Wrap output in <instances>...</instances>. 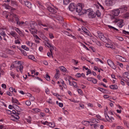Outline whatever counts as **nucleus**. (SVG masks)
Instances as JSON below:
<instances>
[{
	"label": "nucleus",
	"instance_id": "nucleus-1",
	"mask_svg": "<svg viewBox=\"0 0 129 129\" xmlns=\"http://www.w3.org/2000/svg\"><path fill=\"white\" fill-rule=\"evenodd\" d=\"M14 19L15 20L17 24H20V22L18 17L14 14H11L9 16L8 19L9 21L11 22L13 24L15 23Z\"/></svg>",
	"mask_w": 129,
	"mask_h": 129
},
{
	"label": "nucleus",
	"instance_id": "nucleus-2",
	"mask_svg": "<svg viewBox=\"0 0 129 129\" xmlns=\"http://www.w3.org/2000/svg\"><path fill=\"white\" fill-rule=\"evenodd\" d=\"M111 18L113 22H118L117 25L120 28H121L124 25L123 20L116 18L113 16H111Z\"/></svg>",
	"mask_w": 129,
	"mask_h": 129
},
{
	"label": "nucleus",
	"instance_id": "nucleus-3",
	"mask_svg": "<svg viewBox=\"0 0 129 129\" xmlns=\"http://www.w3.org/2000/svg\"><path fill=\"white\" fill-rule=\"evenodd\" d=\"M8 112L9 113H11L12 117H11V119L13 121H17L19 119V116L16 114V112L15 110H12V111L8 110Z\"/></svg>",
	"mask_w": 129,
	"mask_h": 129
},
{
	"label": "nucleus",
	"instance_id": "nucleus-4",
	"mask_svg": "<svg viewBox=\"0 0 129 129\" xmlns=\"http://www.w3.org/2000/svg\"><path fill=\"white\" fill-rule=\"evenodd\" d=\"M37 24L36 22H34L31 25V28L29 30L31 33L33 35L37 33V30L35 28V26H36Z\"/></svg>",
	"mask_w": 129,
	"mask_h": 129
},
{
	"label": "nucleus",
	"instance_id": "nucleus-5",
	"mask_svg": "<svg viewBox=\"0 0 129 129\" xmlns=\"http://www.w3.org/2000/svg\"><path fill=\"white\" fill-rule=\"evenodd\" d=\"M82 5L81 4H77L76 8V11L77 12L79 13V15H81L82 14H84V13H83L82 12L83 10L82 9ZM85 13L86 12H85Z\"/></svg>",
	"mask_w": 129,
	"mask_h": 129
},
{
	"label": "nucleus",
	"instance_id": "nucleus-6",
	"mask_svg": "<svg viewBox=\"0 0 129 129\" xmlns=\"http://www.w3.org/2000/svg\"><path fill=\"white\" fill-rule=\"evenodd\" d=\"M107 63L108 65L112 68L115 70L116 68V66L113 62L111 60L108 59L107 60Z\"/></svg>",
	"mask_w": 129,
	"mask_h": 129
},
{
	"label": "nucleus",
	"instance_id": "nucleus-7",
	"mask_svg": "<svg viewBox=\"0 0 129 129\" xmlns=\"http://www.w3.org/2000/svg\"><path fill=\"white\" fill-rule=\"evenodd\" d=\"M98 36L101 40L104 42H106L107 40V39L105 37L103 33H99Z\"/></svg>",
	"mask_w": 129,
	"mask_h": 129
},
{
	"label": "nucleus",
	"instance_id": "nucleus-8",
	"mask_svg": "<svg viewBox=\"0 0 129 129\" xmlns=\"http://www.w3.org/2000/svg\"><path fill=\"white\" fill-rule=\"evenodd\" d=\"M75 4L73 3H71L69 5L68 8L69 10L71 11H73L75 10Z\"/></svg>",
	"mask_w": 129,
	"mask_h": 129
},
{
	"label": "nucleus",
	"instance_id": "nucleus-9",
	"mask_svg": "<svg viewBox=\"0 0 129 129\" xmlns=\"http://www.w3.org/2000/svg\"><path fill=\"white\" fill-rule=\"evenodd\" d=\"M95 13L92 11L90 12L88 14V17L90 18H93L95 17Z\"/></svg>",
	"mask_w": 129,
	"mask_h": 129
},
{
	"label": "nucleus",
	"instance_id": "nucleus-10",
	"mask_svg": "<svg viewBox=\"0 0 129 129\" xmlns=\"http://www.w3.org/2000/svg\"><path fill=\"white\" fill-rule=\"evenodd\" d=\"M11 5L17 8L18 7V4L16 1L11 0Z\"/></svg>",
	"mask_w": 129,
	"mask_h": 129
},
{
	"label": "nucleus",
	"instance_id": "nucleus-11",
	"mask_svg": "<svg viewBox=\"0 0 129 129\" xmlns=\"http://www.w3.org/2000/svg\"><path fill=\"white\" fill-rule=\"evenodd\" d=\"M119 9L121 13H123L127 11V8L125 6H123L121 7Z\"/></svg>",
	"mask_w": 129,
	"mask_h": 129
},
{
	"label": "nucleus",
	"instance_id": "nucleus-12",
	"mask_svg": "<svg viewBox=\"0 0 129 129\" xmlns=\"http://www.w3.org/2000/svg\"><path fill=\"white\" fill-rule=\"evenodd\" d=\"M105 4L107 6H111L113 5V2L112 0H106L105 2Z\"/></svg>",
	"mask_w": 129,
	"mask_h": 129
},
{
	"label": "nucleus",
	"instance_id": "nucleus-13",
	"mask_svg": "<svg viewBox=\"0 0 129 129\" xmlns=\"http://www.w3.org/2000/svg\"><path fill=\"white\" fill-rule=\"evenodd\" d=\"M105 46L108 48H111L112 49H114V46L112 43H106L105 45Z\"/></svg>",
	"mask_w": 129,
	"mask_h": 129
},
{
	"label": "nucleus",
	"instance_id": "nucleus-14",
	"mask_svg": "<svg viewBox=\"0 0 129 129\" xmlns=\"http://www.w3.org/2000/svg\"><path fill=\"white\" fill-rule=\"evenodd\" d=\"M48 9L50 12H51L52 14H54L56 13V10H54L53 8L51 7H48Z\"/></svg>",
	"mask_w": 129,
	"mask_h": 129
},
{
	"label": "nucleus",
	"instance_id": "nucleus-15",
	"mask_svg": "<svg viewBox=\"0 0 129 129\" xmlns=\"http://www.w3.org/2000/svg\"><path fill=\"white\" fill-rule=\"evenodd\" d=\"M120 10L119 9H116L113 12V14L115 16H118L120 13Z\"/></svg>",
	"mask_w": 129,
	"mask_h": 129
},
{
	"label": "nucleus",
	"instance_id": "nucleus-16",
	"mask_svg": "<svg viewBox=\"0 0 129 129\" xmlns=\"http://www.w3.org/2000/svg\"><path fill=\"white\" fill-rule=\"evenodd\" d=\"M38 25L39 26L41 25L44 27H48V24L47 23H44L42 22L39 21L38 23Z\"/></svg>",
	"mask_w": 129,
	"mask_h": 129
},
{
	"label": "nucleus",
	"instance_id": "nucleus-17",
	"mask_svg": "<svg viewBox=\"0 0 129 129\" xmlns=\"http://www.w3.org/2000/svg\"><path fill=\"white\" fill-rule=\"evenodd\" d=\"M10 34L12 36L14 37L15 39H16L17 37V34L14 31H12L10 33Z\"/></svg>",
	"mask_w": 129,
	"mask_h": 129
},
{
	"label": "nucleus",
	"instance_id": "nucleus-18",
	"mask_svg": "<svg viewBox=\"0 0 129 129\" xmlns=\"http://www.w3.org/2000/svg\"><path fill=\"white\" fill-rule=\"evenodd\" d=\"M25 4L28 8L30 9L31 8V4L29 1H27L25 2Z\"/></svg>",
	"mask_w": 129,
	"mask_h": 129
},
{
	"label": "nucleus",
	"instance_id": "nucleus-19",
	"mask_svg": "<svg viewBox=\"0 0 129 129\" xmlns=\"http://www.w3.org/2000/svg\"><path fill=\"white\" fill-rule=\"evenodd\" d=\"M82 29L87 35H89V31L86 29V28L82 26Z\"/></svg>",
	"mask_w": 129,
	"mask_h": 129
},
{
	"label": "nucleus",
	"instance_id": "nucleus-20",
	"mask_svg": "<svg viewBox=\"0 0 129 129\" xmlns=\"http://www.w3.org/2000/svg\"><path fill=\"white\" fill-rule=\"evenodd\" d=\"M6 51L7 53L10 55H14L15 53L14 51L10 49L7 50Z\"/></svg>",
	"mask_w": 129,
	"mask_h": 129
},
{
	"label": "nucleus",
	"instance_id": "nucleus-21",
	"mask_svg": "<svg viewBox=\"0 0 129 129\" xmlns=\"http://www.w3.org/2000/svg\"><path fill=\"white\" fill-rule=\"evenodd\" d=\"M110 88L113 90L116 89H118V87L117 85H112L110 86Z\"/></svg>",
	"mask_w": 129,
	"mask_h": 129
},
{
	"label": "nucleus",
	"instance_id": "nucleus-22",
	"mask_svg": "<svg viewBox=\"0 0 129 129\" xmlns=\"http://www.w3.org/2000/svg\"><path fill=\"white\" fill-rule=\"evenodd\" d=\"M90 119L91 123L96 124L98 122L97 121L98 120V119H96L93 118H91Z\"/></svg>",
	"mask_w": 129,
	"mask_h": 129
},
{
	"label": "nucleus",
	"instance_id": "nucleus-23",
	"mask_svg": "<svg viewBox=\"0 0 129 129\" xmlns=\"http://www.w3.org/2000/svg\"><path fill=\"white\" fill-rule=\"evenodd\" d=\"M2 6L4 7L6 9H9L11 8V7L8 4H6V3L3 4Z\"/></svg>",
	"mask_w": 129,
	"mask_h": 129
},
{
	"label": "nucleus",
	"instance_id": "nucleus-24",
	"mask_svg": "<svg viewBox=\"0 0 129 129\" xmlns=\"http://www.w3.org/2000/svg\"><path fill=\"white\" fill-rule=\"evenodd\" d=\"M28 58L31 59L34 61H36V59L35 57L32 55H30L28 56Z\"/></svg>",
	"mask_w": 129,
	"mask_h": 129
},
{
	"label": "nucleus",
	"instance_id": "nucleus-25",
	"mask_svg": "<svg viewBox=\"0 0 129 129\" xmlns=\"http://www.w3.org/2000/svg\"><path fill=\"white\" fill-rule=\"evenodd\" d=\"M60 70L63 72H66L67 71L66 69L63 66L60 67Z\"/></svg>",
	"mask_w": 129,
	"mask_h": 129
},
{
	"label": "nucleus",
	"instance_id": "nucleus-26",
	"mask_svg": "<svg viewBox=\"0 0 129 129\" xmlns=\"http://www.w3.org/2000/svg\"><path fill=\"white\" fill-rule=\"evenodd\" d=\"M0 33L1 36L4 37L7 36V37H8V36L6 35L5 31L2 30L0 32Z\"/></svg>",
	"mask_w": 129,
	"mask_h": 129
},
{
	"label": "nucleus",
	"instance_id": "nucleus-27",
	"mask_svg": "<svg viewBox=\"0 0 129 129\" xmlns=\"http://www.w3.org/2000/svg\"><path fill=\"white\" fill-rule=\"evenodd\" d=\"M12 101L13 103H16L18 104L19 102L18 100L15 99H14L13 98H12Z\"/></svg>",
	"mask_w": 129,
	"mask_h": 129
},
{
	"label": "nucleus",
	"instance_id": "nucleus-28",
	"mask_svg": "<svg viewBox=\"0 0 129 129\" xmlns=\"http://www.w3.org/2000/svg\"><path fill=\"white\" fill-rule=\"evenodd\" d=\"M124 77H127L129 80V73L125 72L123 74Z\"/></svg>",
	"mask_w": 129,
	"mask_h": 129
},
{
	"label": "nucleus",
	"instance_id": "nucleus-29",
	"mask_svg": "<svg viewBox=\"0 0 129 129\" xmlns=\"http://www.w3.org/2000/svg\"><path fill=\"white\" fill-rule=\"evenodd\" d=\"M4 68L2 67V66H0V75H3L4 73L3 69Z\"/></svg>",
	"mask_w": 129,
	"mask_h": 129
},
{
	"label": "nucleus",
	"instance_id": "nucleus-30",
	"mask_svg": "<svg viewBox=\"0 0 129 129\" xmlns=\"http://www.w3.org/2000/svg\"><path fill=\"white\" fill-rule=\"evenodd\" d=\"M26 44L28 45L31 47H32L33 45V43L30 41H27L26 42Z\"/></svg>",
	"mask_w": 129,
	"mask_h": 129
},
{
	"label": "nucleus",
	"instance_id": "nucleus-31",
	"mask_svg": "<svg viewBox=\"0 0 129 129\" xmlns=\"http://www.w3.org/2000/svg\"><path fill=\"white\" fill-rule=\"evenodd\" d=\"M21 51L22 54L24 56L27 55V54L26 52L23 49H21V48L19 49Z\"/></svg>",
	"mask_w": 129,
	"mask_h": 129
},
{
	"label": "nucleus",
	"instance_id": "nucleus-32",
	"mask_svg": "<svg viewBox=\"0 0 129 129\" xmlns=\"http://www.w3.org/2000/svg\"><path fill=\"white\" fill-rule=\"evenodd\" d=\"M48 125L49 126L52 127H54L55 126V125L54 123V122H52L49 123Z\"/></svg>",
	"mask_w": 129,
	"mask_h": 129
},
{
	"label": "nucleus",
	"instance_id": "nucleus-33",
	"mask_svg": "<svg viewBox=\"0 0 129 129\" xmlns=\"http://www.w3.org/2000/svg\"><path fill=\"white\" fill-rule=\"evenodd\" d=\"M21 48L26 51H28L29 50V48L27 47H26L25 45H22Z\"/></svg>",
	"mask_w": 129,
	"mask_h": 129
},
{
	"label": "nucleus",
	"instance_id": "nucleus-34",
	"mask_svg": "<svg viewBox=\"0 0 129 129\" xmlns=\"http://www.w3.org/2000/svg\"><path fill=\"white\" fill-rule=\"evenodd\" d=\"M60 82L62 83V86H63L64 88H67L66 85L65 84L63 80H61L60 81Z\"/></svg>",
	"mask_w": 129,
	"mask_h": 129
},
{
	"label": "nucleus",
	"instance_id": "nucleus-35",
	"mask_svg": "<svg viewBox=\"0 0 129 129\" xmlns=\"http://www.w3.org/2000/svg\"><path fill=\"white\" fill-rule=\"evenodd\" d=\"M56 19L59 21H62L63 19L61 16H58L56 17Z\"/></svg>",
	"mask_w": 129,
	"mask_h": 129
},
{
	"label": "nucleus",
	"instance_id": "nucleus-36",
	"mask_svg": "<svg viewBox=\"0 0 129 129\" xmlns=\"http://www.w3.org/2000/svg\"><path fill=\"white\" fill-rule=\"evenodd\" d=\"M32 110L33 111H34L35 112H40V109H39L38 108H34V109H32Z\"/></svg>",
	"mask_w": 129,
	"mask_h": 129
},
{
	"label": "nucleus",
	"instance_id": "nucleus-37",
	"mask_svg": "<svg viewBox=\"0 0 129 129\" xmlns=\"http://www.w3.org/2000/svg\"><path fill=\"white\" fill-rule=\"evenodd\" d=\"M15 30L19 34H22V32L18 28H15Z\"/></svg>",
	"mask_w": 129,
	"mask_h": 129
},
{
	"label": "nucleus",
	"instance_id": "nucleus-38",
	"mask_svg": "<svg viewBox=\"0 0 129 129\" xmlns=\"http://www.w3.org/2000/svg\"><path fill=\"white\" fill-rule=\"evenodd\" d=\"M116 59L119 60H122V58L124 59V58L121 56L119 55H117L116 56Z\"/></svg>",
	"mask_w": 129,
	"mask_h": 129
},
{
	"label": "nucleus",
	"instance_id": "nucleus-39",
	"mask_svg": "<svg viewBox=\"0 0 129 129\" xmlns=\"http://www.w3.org/2000/svg\"><path fill=\"white\" fill-rule=\"evenodd\" d=\"M123 123L124 124L126 125L127 127L128 128L129 127V124L125 120H124L123 121Z\"/></svg>",
	"mask_w": 129,
	"mask_h": 129
},
{
	"label": "nucleus",
	"instance_id": "nucleus-40",
	"mask_svg": "<svg viewBox=\"0 0 129 129\" xmlns=\"http://www.w3.org/2000/svg\"><path fill=\"white\" fill-rule=\"evenodd\" d=\"M129 17V14L128 13H126L123 15V17L125 18H128Z\"/></svg>",
	"mask_w": 129,
	"mask_h": 129
},
{
	"label": "nucleus",
	"instance_id": "nucleus-41",
	"mask_svg": "<svg viewBox=\"0 0 129 129\" xmlns=\"http://www.w3.org/2000/svg\"><path fill=\"white\" fill-rule=\"evenodd\" d=\"M96 15L98 17H100L101 16V13L99 10H98L96 12Z\"/></svg>",
	"mask_w": 129,
	"mask_h": 129
},
{
	"label": "nucleus",
	"instance_id": "nucleus-42",
	"mask_svg": "<svg viewBox=\"0 0 129 129\" xmlns=\"http://www.w3.org/2000/svg\"><path fill=\"white\" fill-rule=\"evenodd\" d=\"M108 27L110 29H113V30H116L117 31H118V29L111 25H109Z\"/></svg>",
	"mask_w": 129,
	"mask_h": 129
},
{
	"label": "nucleus",
	"instance_id": "nucleus-43",
	"mask_svg": "<svg viewBox=\"0 0 129 129\" xmlns=\"http://www.w3.org/2000/svg\"><path fill=\"white\" fill-rule=\"evenodd\" d=\"M72 85L74 87H75V88L77 87V84L74 81H72Z\"/></svg>",
	"mask_w": 129,
	"mask_h": 129
},
{
	"label": "nucleus",
	"instance_id": "nucleus-44",
	"mask_svg": "<svg viewBox=\"0 0 129 129\" xmlns=\"http://www.w3.org/2000/svg\"><path fill=\"white\" fill-rule=\"evenodd\" d=\"M26 120L29 123H30L31 120V117L30 116L27 119H26Z\"/></svg>",
	"mask_w": 129,
	"mask_h": 129
},
{
	"label": "nucleus",
	"instance_id": "nucleus-45",
	"mask_svg": "<svg viewBox=\"0 0 129 129\" xmlns=\"http://www.w3.org/2000/svg\"><path fill=\"white\" fill-rule=\"evenodd\" d=\"M69 3V0H63V3L65 5H67Z\"/></svg>",
	"mask_w": 129,
	"mask_h": 129
},
{
	"label": "nucleus",
	"instance_id": "nucleus-46",
	"mask_svg": "<svg viewBox=\"0 0 129 129\" xmlns=\"http://www.w3.org/2000/svg\"><path fill=\"white\" fill-rule=\"evenodd\" d=\"M105 113H106V110H105V115L106 119L108 121H110L109 120H110V117L108 116L107 117Z\"/></svg>",
	"mask_w": 129,
	"mask_h": 129
},
{
	"label": "nucleus",
	"instance_id": "nucleus-47",
	"mask_svg": "<svg viewBox=\"0 0 129 129\" xmlns=\"http://www.w3.org/2000/svg\"><path fill=\"white\" fill-rule=\"evenodd\" d=\"M49 47L50 48V51L51 54H52V50H54V47L52 45H51V46H49Z\"/></svg>",
	"mask_w": 129,
	"mask_h": 129
},
{
	"label": "nucleus",
	"instance_id": "nucleus-48",
	"mask_svg": "<svg viewBox=\"0 0 129 129\" xmlns=\"http://www.w3.org/2000/svg\"><path fill=\"white\" fill-rule=\"evenodd\" d=\"M98 89L104 93H105L106 92V90L103 88H99Z\"/></svg>",
	"mask_w": 129,
	"mask_h": 129
},
{
	"label": "nucleus",
	"instance_id": "nucleus-49",
	"mask_svg": "<svg viewBox=\"0 0 129 129\" xmlns=\"http://www.w3.org/2000/svg\"><path fill=\"white\" fill-rule=\"evenodd\" d=\"M19 70L21 73L22 72V70L23 68V67L22 65H20L19 66Z\"/></svg>",
	"mask_w": 129,
	"mask_h": 129
},
{
	"label": "nucleus",
	"instance_id": "nucleus-50",
	"mask_svg": "<svg viewBox=\"0 0 129 129\" xmlns=\"http://www.w3.org/2000/svg\"><path fill=\"white\" fill-rule=\"evenodd\" d=\"M45 78H46V79L48 81H49L50 80V77L48 74L46 75Z\"/></svg>",
	"mask_w": 129,
	"mask_h": 129
},
{
	"label": "nucleus",
	"instance_id": "nucleus-51",
	"mask_svg": "<svg viewBox=\"0 0 129 129\" xmlns=\"http://www.w3.org/2000/svg\"><path fill=\"white\" fill-rule=\"evenodd\" d=\"M25 104L27 106H29L31 104V102L30 101H27L26 102Z\"/></svg>",
	"mask_w": 129,
	"mask_h": 129
},
{
	"label": "nucleus",
	"instance_id": "nucleus-52",
	"mask_svg": "<svg viewBox=\"0 0 129 129\" xmlns=\"http://www.w3.org/2000/svg\"><path fill=\"white\" fill-rule=\"evenodd\" d=\"M117 64L118 65H119L120 67L121 68H122L123 67V64L122 63H120L119 62H116Z\"/></svg>",
	"mask_w": 129,
	"mask_h": 129
},
{
	"label": "nucleus",
	"instance_id": "nucleus-53",
	"mask_svg": "<svg viewBox=\"0 0 129 129\" xmlns=\"http://www.w3.org/2000/svg\"><path fill=\"white\" fill-rule=\"evenodd\" d=\"M117 38L119 40L121 41H122L123 40V38H122L121 37H117Z\"/></svg>",
	"mask_w": 129,
	"mask_h": 129
},
{
	"label": "nucleus",
	"instance_id": "nucleus-54",
	"mask_svg": "<svg viewBox=\"0 0 129 129\" xmlns=\"http://www.w3.org/2000/svg\"><path fill=\"white\" fill-rule=\"evenodd\" d=\"M49 34L50 37L51 39H52L54 38V36L53 35V34L51 33H49Z\"/></svg>",
	"mask_w": 129,
	"mask_h": 129
},
{
	"label": "nucleus",
	"instance_id": "nucleus-55",
	"mask_svg": "<svg viewBox=\"0 0 129 129\" xmlns=\"http://www.w3.org/2000/svg\"><path fill=\"white\" fill-rule=\"evenodd\" d=\"M72 61L73 63H74L75 64H76L78 63L77 61H76L74 59H73Z\"/></svg>",
	"mask_w": 129,
	"mask_h": 129
},
{
	"label": "nucleus",
	"instance_id": "nucleus-56",
	"mask_svg": "<svg viewBox=\"0 0 129 129\" xmlns=\"http://www.w3.org/2000/svg\"><path fill=\"white\" fill-rule=\"evenodd\" d=\"M92 82V83L94 84L96 83H97V81L96 79L93 78Z\"/></svg>",
	"mask_w": 129,
	"mask_h": 129
},
{
	"label": "nucleus",
	"instance_id": "nucleus-57",
	"mask_svg": "<svg viewBox=\"0 0 129 129\" xmlns=\"http://www.w3.org/2000/svg\"><path fill=\"white\" fill-rule=\"evenodd\" d=\"M46 42L45 43V45L48 47H49V46H51V45H50L48 42V41H46Z\"/></svg>",
	"mask_w": 129,
	"mask_h": 129
},
{
	"label": "nucleus",
	"instance_id": "nucleus-58",
	"mask_svg": "<svg viewBox=\"0 0 129 129\" xmlns=\"http://www.w3.org/2000/svg\"><path fill=\"white\" fill-rule=\"evenodd\" d=\"M91 73V70L90 69H88L87 71V75H88L90 74Z\"/></svg>",
	"mask_w": 129,
	"mask_h": 129
},
{
	"label": "nucleus",
	"instance_id": "nucleus-59",
	"mask_svg": "<svg viewBox=\"0 0 129 129\" xmlns=\"http://www.w3.org/2000/svg\"><path fill=\"white\" fill-rule=\"evenodd\" d=\"M76 76L78 77H80L81 76V74L80 73H78L76 74Z\"/></svg>",
	"mask_w": 129,
	"mask_h": 129
},
{
	"label": "nucleus",
	"instance_id": "nucleus-60",
	"mask_svg": "<svg viewBox=\"0 0 129 129\" xmlns=\"http://www.w3.org/2000/svg\"><path fill=\"white\" fill-rule=\"evenodd\" d=\"M59 74H57L56 73L55 76H54V77L55 78H58L59 77Z\"/></svg>",
	"mask_w": 129,
	"mask_h": 129
},
{
	"label": "nucleus",
	"instance_id": "nucleus-61",
	"mask_svg": "<svg viewBox=\"0 0 129 129\" xmlns=\"http://www.w3.org/2000/svg\"><path fill=\"white\" fill-rule=\"evenodd\" d=\"M34 37L35 38L37 39H39V37L37 35L35 34L33 35Z\"/></svg>",
	"mask_w": 129,
	"mask_h": 129
},
{
	"label": "nucleus",
	"instance_id": "nucleus-62",
	"mask_svg": "<svg viewBox=\"0 0 129 129\" xmlns=\"http://www.w3.org/2000/svg\"><path fill=\"white\" fill-rule=\"evenodd\" d=\"M0 129H6V128L3 125H0Z\"/></svg>",
	"mask_w": 129,
	"mask_h": 129
},
{
	"label": "nucleus",
	"instance_id": "nucleus-63",
	"mask_svg": "<svg viewBox=\"0 0 129 129\" xmlns=\"http://www.w3.org/2000/svg\"><path fill=\"white\" fill-rule=\"evenodd\" d=\"M15 43L16 44H20V42L18 40H16L15 41Z\"/></svg>",
	"mask_w": 129,
	"mask_h": 129
},
{
	"label": "nucleus",
	"instance_id": "nucleus-64",
	"mask_svg": "<svg viewBox=\"0 0 129 129\" xmlns=\"http://www.w3.org/2000/svg\"><path fill=\"white\" fill-rule=\"evenodd\" d=\"M45 112L47 113H48L49 111V110L48 108H46L45 109Z\"/></svg>",
	"mask_w": 129,
	"mask_h": 129
}]
</instances>
